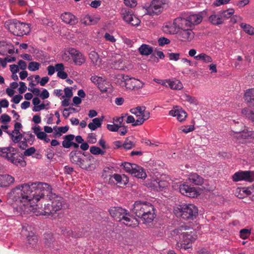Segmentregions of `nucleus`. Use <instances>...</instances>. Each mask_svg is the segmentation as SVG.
Wrapping results in <instances>:
<instances>
[{
	"instance_id": "1",
	"label": "nucleus",
	"mask_w": 254,
	"mask_h": 254,
	"mask_svg": "<svg viewBox=\"0 0 254 254\" xmlns=\"http://www.w3.org/2000/svg\"><path fill=\"white\" fill-rule=\"evenodd\" d=\"M45 196L48 197L51 203L45 205V215H52L62 208L63 198L52 192V188L47 183H28L19 185L8 193V197L16 203L19 211L28 214L33 211L34 207Z\"/></svg>"
},
{
	"instance_id": "2",
	"label": "nucleus",
	"mask_w": 254,
	"mask_h": 254,
	"mask_svg": "<svg viewBox=\"0 0 254 254\" xmlns=\"http://www.w3.org/2000/svg\"><path fill=\"white\" fill-rule=\"evenodd\" d=\"M171 235L185 250L189 249L197 238L195 230L186 225H181L175 229L171 232Z\"/></svg>"
},
{
	"instance_id": "3",
	"label": "nucleus",
	"mask_w": 254,
	"mask_h": 254,
	"mask_svg": "<svg viewBox=\"0 0 254 254\" xmlns=\"http://www.w3.org/2000/svg\"><path fill=\"white\" fill-rule=\"evenodd\" d=\"M132 210L137 217L140 218L146 223L152 222L155 217L154 207L148 202L135 201Z\"/></svg>"
},
{
	"instance_id": "4",
	"label": "nucleus",
	"mask_w": 254,
	"mask_h": 254,
	"mask_svg": "<svg viewBox=\"0 0 254 254\" xmlns=\"http://www.w3.org/2000/svg\"><path fill=\"white\" fill-rule=\"evenodd\" d=\"M109 212L115 220L122 222L127 226L134 227L138 223L135 218L131 216L127 210L121 207H112L109 209Z\"/></svg>"
},
{
	"instance_id": "5",
	"label": "nucleus",
	"mask_w": 254,
	"mask_h": 254,
	"mask_svg": "<svg viewBox=\"0 0 254 254\" xmlns=\"http://www.w3.org/2000/svg\"><path fill=\"white\" fill-rule=\"evenodd\" d=\"M174 212L178 217L186 220H193L198 215V210L194 204L184 203L175 207Z\"/></svg>"
},
{
	"instance_id": "6",
	"label": "nucleus",
	"mask_w": 254,
	"mask_h": 254,
	"mask_svg": "<svg viewBox=\"0 0 254 254\" xmlns=\"http://www.w3.org/2000/svg\"><path fill=\"white\" fill-rule=\"evenodd\" d=\"M17 149L12 147L0 148V156L13 165L23 167L26 165V162L23 158L17 155Z\"/></svg>"
},
{
	"instance_id": "7",
	"label": "nucleus",
	"mask_w": 254,
	"mask_h": 254,
	"mask_svg": "<svg viewBox=\"0 0 254 254\" xmlns=\"http://www.w3.org/2000/svg\"><path fill=\"white\" fill-rule=\"evenodd\" d=\"M5 27L11 33L17 36H22L29 33V27L28 24L17 20L5 22Z\"/></svg>"
},
{
	"instance_id": "8",
	"label": "nucleus",
	"mask_w": 254,
	"mask_h": 254,
	"mask_svg": "<svg viewBox=\"0 0 254 254\" xmlns=\"http://www.w3.org/2000/svg\"><path fill=\"white\" fill-rule=\"evenodd\" d=\"M144 106H138L136 108H132L130 110V112L135 115L138 118L136 120L133 126H137L142 125L145 121L149 119L150 113L148 111L145 110Z\"/></svg>"
},
{
	"instance_id": "9",
	"label": "nucleus",
	"mask_w": 254,
	"mask_h": 254,
	"mask_svg": "<svg viewBox=\"0 0 254 254\" xmlns=\"http://www.w3.org/2000/svg\"><path fill=\"white\" fill-rule=\"evenodd\" d=\"M123 80L127 89L137 90L142 88L144 83L139 80L134 78H130L128 75H123Z\"/></svg>"
},
{
	"instance_id": "10",
	"label": "nucleus",
	"mask_w": 254,
	"mask_h": 254,
	"mask_svg": "<svg viewBox=\"0 0 254 254\" xmlns=\"http://www.w3.org/2000/svg\"><path fill=\"white\" fill-rule=\"evenodd\" d=\"M232 179L234 182L245 181L252 182L254 181V173L249 171H240L234 174Z\"/></svg>"
},
{
	"instance_id": "11",
	"label": "nucleus",
	"mask_w": 254,
	"mask_h": 254,
	"mask_svg": "<svg viewBox=\"0 0 254 254\" xmlns=\"http://www.w3.org/2000/svg\"><path fill=\"white\" fill-rule=\"evenodd\" d=\"M166 4V0H153L148 9L150 15L158 14L161 12Z\"/></svg>"
},
{
	"instance_id": "12",
	"label": "nucleus",
	"mask_w": 254,
	"mask_h": 254,
	"mask_svg": "<svg viewBox=\"0 0 254 254\" xmlns=\"http://www.w3.org/2000/svg\"><path fill=\"white\" fill-rule=\"evenodd\" d=\"M68 53L76 65L80 66L85 63L86 57L79 51L74 48H70L68 50Z\"/></svg>"
},
{
	"instance_id": "13",
	"label": "nucleus",
	"mask_w": 254,
	"mask_h": 254,
	"mask_svg": "<svg viewBox=\"0 0 254 254\" xmlns=\"http://www.w3.org/2000/svg\"><path fill=\"white\" fill-rule=\"evenodd\" d=\"M233 131L237 134L236 137L239 142L241 143H244L245 139L254 137V132L252 130H249L248 128H246L245 127H244V129H236Z\"/></svg>"
},
{
	"instance_id": "14",
	"label": "nucleus",
	"mask_w": 254,
	"mask_h": 254,
	"mask_svg": "<svg viewBox=\"0 0 254 254\" xmlns=\"http://www.w3.org/2000/svg\"><path fill=\"white\" fill-rule=\"evenodd\" d=\"M122 15L124 20L132 26H137L140 23V20L133 14L132 11L125 10Z\"/></svg>"
},
{
	"instance_id": "15",
	"label": "nucleus",
	"mask_w": 254,
	"mask_h": 254,
	"mask_svg": "<svg viewBox=\"0 0 254 254\" xmlns=\"http://www.w3.org/2000/svg\"><path fill=\"white\" fill-rule=\"evenodd\" d=\"M180 192L184 195L189 197H195L199 194L196 189L186 184L181 185L179 187Z\"/></svg>"
},
{
	"instance_id": "16",
	"label": "nucleus",
	"mask_w": 254,
	"mask_h": 254,
	"mask_svg": "<svg viewBox=\"0 0 254 254\" xmlns=\"http://www.w3.org/2000/svg\"><path fill=\"white\" fill-rule=\"evenodd\" d=\"M194 34L191 28H187L179 30L178 38L182 41H190L194 38Z\"/></svg>"
},
{
	"instance_id": "17",
	"label": "nucleus",
	"mask_w": 254,
	"mask_h": 254,
	"mask_svg": "<svg viewBox=\"0 0 254 254\" xmlns=\"http://www.w3.org/2000/svg\"><path fill=\"white\" fill-rule=\"evenodd\" d=\"M95 159L92 155H89L87 158H83L80 163V167L86 170H92L94 168V163Z\"/></svg>"
},
{
	"instance_id": "18",
	"label": "nucleus",
	"mask_w": 254,
	"mask_h": 254,
	"mask_svg": "<svg viewBox=\"0 0 254 254\" xmlns=\"http://www.w3.org/2000/svg\"><path fill=\"white\" fill-rule=\"evenodd\" d=\"M169 114L173 117H177L178 120L181 122L185 121L187 116L184 110L177 106L174 110L170 111Z\"/></svg>"
},
{
	"instance_id": "19",
	"label": "nucleus",
	"mask_w": 254,
	"mask_h": 254,
	"mask_svg": "<svg viewBox=\"0 0 254 254\" xmlns=\"http://www.w3.org/2000/svg\"><path fill=\"white\" fill-rule=\"evenodd\" d=\"M44 241L47 247L50 249H57L56 247L58 246V243L55 241V239L51 233L45 234Z\"/></svg>"
},
{
	"instance_id": "20",
	"label": "nucleus",
	"mask_w": 254,
	"mask_h": 254,
	"mask_svg": "<svg viewBox=\"0 0 254 254\" xmlns=\"http://www.w3.org/2000/svg\"><path fill=\"white\" fill-rule=\"evenodd\" d=\"M113 179L116 181V184L121 187L125 186L128 182V178L125 175H121L118 174H114L110 178L109 182H113Z\"/></svg>"
},
{
	"instance_id": "21",
	"label": "nucleus",
	"mask_w": 254,
	"mask_h": 254,
	"mask_svg": "<svg viewBox=\"0 0 254 254\" xmlns=\"http://www.w3.org/2000/svg\"><path fill=\"white\" fill-rule=\"evenodd\" d=\"M82 155H85L84 153H82L80 151H72L70 152L69 153L70 161L80 167V163H81L83 159L82 158Z\"/></svg>"
},
{
	"instance_id": "22",
	"label": "nucleus",
	"mask_w": 254,
	"mask_h": 254,
	"mask_svg": "<svg viewBox=\"0 0 254 254\" xmlns=\"http://www.w3.org/2000/svg\"><path fill=\"white\" fill-rule=\"evenodd\" d=\"M61 19L65 23L68 24L70 25L76 24L78 20L76 17L70 12H64L61 15Z\"/></svg>"
},
{
	"instance_id": "23",
	"label": "nucleus",
	"mask_w": 254,
	"mask_h": 254,
	"mask_svg": "<svg viewBox=\"0 0 254 254\" xmlns=\"http://www.w3.org/2000/svg\"><path fill=\"white\" fill-rule=\"evenodd\" d=\"M175 24L178 26L179 30L191 28L187 17L186 18L181 17L176 18L175 19Z\"/></svg>"
},
{
	"instance_id": "24",
	"label": "nucleus",
	"mask_w": 254,
	"mask_h": 254,
	"mask_svg": "<svg viewBox=\"0 0 254 254\" xmlns=\"http://www.w3.org/2000/svg\"><path fill=\"white\" fill-rule=\"evenodd\" d=\"M14 182V178L9 175H0V186L1 187H6Z\"/></svg>"
},
{
	"instance_id": "25",
	"label": "nucleus",
	"mask_w": 254,
	"mask_h": 254,
	"mask_svg": "<svg viewBox=\"0 0 254 254\" xmlns=\"http://www.w3.org/2000/svg\"><path fill=\"white\" fill-rule=\"evenodd\" d=\"M100 18L95 16L86 15L81 19V22L85 25H94L98 23Z\"/></svg>"
},
{
	"instance_id": "26",
	"label": "nucleus",
	"mask_w": 254,
	"mask_h": 254,
	"mask_svg": "<svg viewBox=\"0 0 254 254\" xmlns=\"http://www.w3.org/2000/svg\"><path fill=\"white\" fill-rule=\"evenodd\" d=\"M191 28L195 25L199 24L202 20V17L200 14H193L187 17Z\"/></svg>"
},
{
	"instance_id": "27",
	"label": "nucleus",
	"mask_w": 254,
	"mask_h": 254,
	"mask_svg": "<svg viewBox=\"0 0 254 254\" xmlns=\"http://www.w3.org/2000/svg\"><path fill=\"white\" fill-rule=\"evenodd\" d=\"M163 31L165 33L171 34H178L180 30L178 26L175 24V20L172 24L169 23L168 24H166L163 27Z\"/></svg>"
},
{
	"instance_id": "28",
	"label": "nucleus",
	"mask_w": 254,
	"mask_h": 254,
	"mask_svg": "<svg viewBox=\"0 0 254 254\" xmlns=\"http://www.w3.org/2000/svg\"><path fill=\"white\" fill-rule=\"evenodd\" d=\"M134 169L132 172L131 175L138 179H145L146 177V173L143 168L137 165H134Z\"/></svg>"
},
{
	"instance_id": "29",
	"label": "nucleus",
	"mask_w": 254,
	"mask_h": 254,
	"mask_svg": "<svg viewBox=\"0 0 254 254\" xmlns=\"http://www.w3.org/2000/svg\"><path fill=\"white\" fill-rule=\"evenodd\" d=\"M190 182L195 185L200 186L203 183L202 177L196 173H191L189 175Z\"/></svg>"
},
{
	"instance_id": "30",
	"label": "nucleus",
	"mask_w": 254,
	"mask_h": 254,
	"mask_svg": "<svg viewBox=\"0 0 254 254\" xmlns=\"http://www.w3.org/2000/svg\"><path fill=\"white\" fill-rule=\"evenodd\" d=\"M104 117L96 118L92 120V122L89 123L88 125V127L91 130H95L97 128L101 127Z\"/></svg>"
},
{
	"instance_id": "31",
	"label": "nucleus",
	"mask_w": 254,
	"mask_h": 254,
	"mask_svg": "<svg viewBox=\"0 0 254 254\" xmlns=\"http://www.w3.org/2000/svg\"><path fill=\"white\" fill-rule=\"evenodd\" d=\"M89 58L94 65L99 67L101 64V60L99 58V56L95 51H91L89 54Z\"/></svg>"
},
{
	"instance_id": "32",
	"label": "nucleus",
	"mask_w": 254,
	"mask_h": 254,
	"mask_svg": "<svg viewBox=\"0 0 254 254\" xmlns=\"http://www.w3.org/2000/svg\"><path fill=\"white\" fill-rule=\"evenodd\" d=\"M241 113L244 117L250 120L254 124V111L249 107H246L242 110Z\"/></svg>"
},
{
	"instance_id": "33",
	"label": "nucleus",
	"mask_w": 254,
	"mask_h": 254,
	"mask_svg": "<svg viewBox=\"0 0 254 254\" xmlns=\"http://www.w3.org/2000/svg\"><path fill=\"white\" fill-rule=\"evenodd\" d=\"M244 98L245 100L251 106L254 102V88L248 89L244 94Z\"/></svg>"
},
{
	"instance_id": "34",
	"label": "nucleus",
	"mask_w": 254,
	"mask_h": 254,
	"mask_svg": "<svg viewBox=\"0 0 254 254\" xmlns=\"http://www.w3.org/2000/svg\"><path fill=\"white\" fill-rule=\"evenodd\" d=\"M139 52L141 55L148 56L153 52V48L148 45L143 44L139 48Z\"/></svg>"
},
{
	"instance_id": "35",
	"label": "nucleus",
	"mask_w": 254,
	"mask_h": 254,
	"mask_svg": "<svg viewBox=\"0 0 254 254\" xmlns=\"http://www.w3.org/2000/svg\"><path fill=\"white\" fill-rule=\"evenodd\" d=\"M168 85L171 89L173 90H181L183 88L181 82L177 79L169 80Z\"/></svg>"
},
{
	"instance_id": "36",
	"label": "nucleus",
	"mask_w": 254,
	"mask_h": 254,
	"mask_svg": "<svg viewBox=\"0 0 254 254\" xmlns=\"http://www.w3.org/2000/svg\"><path fill=\"white\" fill-rule=\"evenodd\" d=\"M75 136L73 134H68L64 136L62 145L65 148H69L71 147V144Z\"/></svg>"
},
{
	"instance_id": "37",
	"label": "nucleus",
	"mask_w": 254,
	"mask_h": 254,
	"mask_svg": "<svg viewBox=\"0 0 254 254\" xmlns=\"http://www.w3.org/2000/svg\"><path fill=\"white\" fill-rule=\"evenodd\" d=\"M209 21L213 25H219L223 23V19L220 14H213L209 17Z\"/></svg>"
},
{
	"instance_id": "38",
	"label": "nucleus",
	"mask_w": 254,
	"mask_h": 254,
	"mask_svg": "<svg viewBox=\"0 0 254 254\" xmlns=\"http://www.w3.org/2000/svg\"><path fill=\"white\" fill-rule=\"evenodd\" d=\"M194 59L196 60H201L203 63L206 64L210 63L213 61V59L211 57L206 55L204 53H201L198 55L194 57Z\"/></svg>"
},
{
	"instance_id": "39",
	"label": "nucleus",
	"mask_w": 254,
	"mask_h": 254,
	"mask_svg": "<svg viewBox=\"0 0 254 254\" xmlns=\"http://www.w3.org/2000/svg\"><path fill=\"white\" fill-rule=\"evenodd\" d=\"M27 241L29 244L33 246L35 245L38 241L37 237L32 232H28V234L26 235Z\"/></svg>"
},
{
	"instance_id": "40",
	"label": "nucleus",
	"mask_w": 254,
	"mask_h": 254,
	"mask_svg": "<svg viewBox=\"0 0 254 254\" xmlns=\"http://www.w3.org/2000/svg\"><path fill=\"white\" fill-rule=\"evenodd\" d=\"M240 26L248 34L254 35V28L250 25L242 23L240 24Z\"/></svg>"
},
{
	"instance_id": "41",
	"label": "nucleus",
	"mask_w": 254,
	"mask_h": 254,
	"mask_svg": "<svg viewBox=\"0 0 254 254\" xmlns=\"http://www.w3.org/2000/svg\"><path fill=\"white\" fill-rule=\"evenodd\" d=\"M110 86L109 83L103 79V81L98 85V87L102 92L105 93L108 91Z\"/></svg>"
},
{
	"instance_id": "42",
	"label": "nucleus",
	"mask_w": 254,
	"mask_h": 254,
	"mask_svg": "<svg viewBox=\"0 0 254 254\" xmlns=\"http://www.w3.org/2000/svg\"><path fill=\"white\" fill-rule=\"evenodd\" d=\"M10 45L5 41H0V54L4 55L7 52Z\"/></svg>"
},
{
	"instance_id": "43",
	"label": "nucleus",
	"mask_w": 254,
	"mask_h": 254,
	"mask_svg": "<svg viewBox=\"0 0 254 254\" xmlns=\"http://www.w3.org/2000/svg\"><path fill=\"white\" fill-rule=\"evenodd\" d=\"M134 146L135 144L130 140V138H127L123 144V147L126 150L130 149Z\"/></svg>"
},
{
	"instance_id": "44",
	"label": "nucleus",
	"mask_w": 254,
	"mask_h": 254,
	"mask_svg": "<svg viewBox=\"0 0 254 254\" xmlns=\"http://www.w3.org/2000/svg\"><path fill=\"white\" fill-rule=\"evenodd\" d=\"M90 152L94 155H104L105 152L102 150L99 147L96 146H91L90 148Z\"/></svg>"
},
{
	"instance_id": "45",
	"label": "nucleus",
	"mask_w": 254,
	"mask_h": 254,
	"mask_svg": "<svg viewBox=\"0 0 254 254\" xmlns=\"http://www.w3.org/2000/svg\"><path fill=\"white\" fill-rule=\"evenodd\" d=\"M136 165L135 164H131L128 162H125L123 164L125 170L130 174H131L132 172L133 171V169H134V166H133Z\"/></svg>"
},
{
	"instance_id": "46",
	"label": "nucleus",
	"mask_w": 254,
	"mask_h": 254,
	"mask_svg": "<svg viewBox=\"0 0 254 254\" xmlns=\"http://www.w3.org/2000/svg\"><path fill=\"white\" fill-rule=\"evenodd\" d=\"M40 64L36 62H31L29 63L28 68L29 70L34 71L39 69Z\"/></svg>"
},
{
	"instance_id": "47",
	"label": "nucleus",
	"mask_w": 254,
	"mask_h": 254,
	"mask_svg": "<svg viewBox=\"0 0 254 254\" xmlns=\"http://www.w3.org/2000/svg\"><path fill=\"white\" fill-rule=\"evenodd\" d=\"M183 98L185 101L189 102L191 104H193L195 105L197 104V101L196 99L189 95L186 94L184 95Z\"/></svg>"
},
{
	"instance_id": "48",
	"label": "nucleus",
	"mask_w": 254,
	"mask_h": 254,
	"mask_svg": "<svg viewBox=\"0 0 254 254\" xmlns=\"http://www.w3.org/2000/svg\"><path fill=\"white\" fill-rule=\"evenodd\" d=\"M234 13V10L233 9H229L221 11L220 15L222 16V18L223 17L229 18L233 15Z\"/></svg>"
},
{
	"instance_id": "49",
	"label": "nucleus",
	"mask_w": 254,
	"mask_h": 254,
	"mask_svg": "<svg viewBox=\"0 0 254 254\" xmlns=\"http://www.w3.org/2000/svg\"><path fill=\"white\" fill-rule=\"evenodd\" d=\"M194 128H195L194 125H190L182 126L181 127H179V130H181L182 132L185 133H188L194 130Z\"/></svg>"
},
{
	"instance_id": "50",
	"label": "nucleus",
	"mask_w": 254,
	"mask_h": 254,
	"mask_svg": "<svg viewBox=\"0 0 254 254\" xmlns=\"http://www.w3.org/2000/svg\"><path fill=\"white\" fill-rule=\"evenodd\" d=\"M251 235V230L243 229L240 231V237L243 239L248 238Z\"/></svg>"
},
{
	"instance_id": "51",
	"label": "nucleus",
	"mask_w": 254,
	"mask_h": 254,
	"mask_svg": "<svg viewBox=\"0 0 254 254\" xmlns=\"http://www.w3.org/2000/svg\"><path fill=\"white\" fill-rule=\"evenodd\" d=\"M241 191L247 195L253 194V197H254V186L253 188H243L240 190Z\"/></svg>"
},
{
	"instance_id": "52",
	"label": "nucleus",
	"mask_w": 254,
	"mask_h": 254,
	"mask_svg": "<svg viewBox=\"0 0 254 254\" xmlns=\"http://www.w3.org/2000/svg\"><path fill=\"white\" fill-rule=\"evenodd\" d=\"M158 42L159 46H163L165 45L169 44L170 43V41L166 38L161 37L158 39Z\"/></svg>"
},
{
	"instance_id": "53",
	"label": "nucleus",
	"mask_w": 254,
	"mask_h": 254,
	"mask_svg": "<svg viewBox=\"0 0 254 254\" xmlns=\"http://www.w3.org/2000/svg\"><path fill=\"white\" fill-rule=\"evenodd\" d=\"M91 80L95 84L98 85L101 82L103 81V78L96 75L92 76Z\"/></svg>"
},
{
	"instance_id": "54",
	"label": "nucleus",
	"mask_w": 254,
	"mask_h": 254,
	"mask_svg": "<svg viewBox=\"0 0 254 254\" xmlns=\"http://www.w3.org/2000/svg\"><path fill=\"white\" fill-rule=\"evenodd\" d=\"M120 127V126L117 124H108L107 125V129L111 131H117Z\"/></svg>"
},
{
	"instance_id": "55",
	"label": "nucleus",
	"mask_w": 254,
	"mask_h": 254,
	"mask_svg": "<svg viewBox=\"0 0 254 254\" xmlns=\"http://www.w3.org/2000/svg\"><path fill=\"white\" fill-rule=\"evenodd\" d=\"M168 56L170 60L177 61L179 59L180 54L174 53H168Z\"/></svg>"
},
{
	"instance_id": "56",
	"label": "nucleus",
	"mask_w": 254,
	"mask_h": 254,
	"mask_svg": "<svg viewBox=\"0 0 254 254\" xmlns=\"http://www.w3.org/2000/svg\"><path fill=\"white\" fill-rule=\"evenodd\" d=\"M22 126L21 123L16 122L14 124V129L12 131L11 133H13L14 134H19L20 133V129L22 128Z\"/></svg>"
},
{
	"instance_id": "57",
	"label": "nucleus",
	"mask_w": 254,
	"mask_h": 254,
	"mask_svg": "<svg viewBox=\"0 0 254 254\" xmlns=\"http://www.w3.org/2000/svg\"><path fill=\"white\" fill-rule=\"evenodd\" d=\"M36 151L35 148L34 147H31L27 149H26L24 152V155L26 156H29L33 154Z\"/></svg>"
},
{
	"instance_id": "58",
	"label": "nucleus",
	"mask_w": 254,
	"mask_h": 254,
	"mask_svg": "<svg viewBox=\"0 0 254 254\" xmlns=\"http://www.w3.org/2000/svg\"><path fill=\"white\" fill-rule=\"evenodd\" d=\"M97 139L95 135L93 134H89L87 136V141L90 143H95L96 142Z\"/></svg>"
},
{
	"instance_id": "59",
	"label": "nucleus",
	"mask_w": 254,
	"mask_h": 254,
	"mask_svg": "<svg viewBox=\"0 0 254 254\" xmlns=\"http://www.w3.org/2000/svg\"><path fill=\"white\" fill-rule=\"evenodd\" d=\"M19 84H20V87L18 89V91H19V93L22 94L26 91L27 87H26L25 83L23 82H20Z\"/></svg>"
},
{
	"instance_id": "60",
	"label": "nucleus",
	"mask_w": 254,
	"mask_h": 254,
	"mask_svg": "<svg viewBox=\"0 0 254 254\" xmlns=\"http://www.w3.org/2000/svg\"><path fill=\"white\" fill-rule=\"evenodd\" d=\"M28 141L26 140V138H24V140L19 142V147L22 150H24L28 146L27 144Z\"/></svg>"
},
{
	"instance_id": "61",
	"label": "nucleus",
	"mask_w": 254,
	"mask_h": 254,
	"mask_svg": "<svg viewBox=\"0 0 254 254\" xmlns=\"http://www.w3.org/2000/svg\"><path fill=\"white\" fill-rule=\"evenodd\" d=\"M1 123H7L10 121L11 118L9 116L4 114L1 116Z\"/></svg>"
},
{
	"instance_id": "62",
	"label": "nucleus",
	"mask_w": 254,
	"mask_h": 254,
	"mask_svg": "<svg viewBox=\"0 0 254 254\" xmlns=\"http://www.w3.org/2000/svg\"><path fill=\"white\" fill-rule=\"evenodd\" d=\"M64 94L65 95L63 96V98H64V96L66 97L67 98H70L72 96V92L71 89L70 88L66 87L64 88Z\"/></svg>"
},
{
	"instance_id": "63",
	"label": "nucleus",
	"mask_w": 254,
	"mask_h": 254,
	"mask_svg": "<svg viewBox=\"0 0 254 254\" xmlns=\"http://www.w3.org/2000/svg\"><path fill=\"white\" fill-rule=\"evenodd\" d=\"M104 38H105L106 40L112 43L116 41V39L114 38V37L108 33H105Z\"/></svg>"
},
{
	"instance_id": "64",
	"label": "nucleus",
	"mask_w": 254,
	"mask_h": 254,
	"mask_svg": "<svg viewBox=\"0 0 254 254\" xmlns=\"http://www.w3.org/2000/svg\"><path fill=\"white\" fill-rule=\"evenodd\" d=\"M231 0H216L213 4L215 6H220L222 4H224L228 3Z\"/></svg>"
}]
</instances>
